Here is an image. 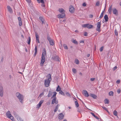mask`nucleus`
Returning <instances> with one entry per match:
<instances>
[{"label":"nucleus","mask_w":121,"mask_h":121,"mask_svg":"<svg viewBox=\"0 0 121 121\" xmlns=\"http://www.w3.org/2000/svg\"><path fill=\"white\" fill-rule=\"evenodd\" d=\"M112 10L113 13L115 15L117 16L118 15V10L115 8H113L112 9V5H111L109 7L108 11L109 13L110 14H111L112 12Z\"/></svg>","instance_id":"nucleus-1"},{"label":"nucleus","mask_w":121,"mask_h":121,"mask_svg":"<svg viewBox=\"0 0 121 121\" xmlns=\"http://www.w3.org/2000/svg\"><path fill=\"white\" fill-rule=\"evenodd\" d=\"M46 55V49L44 48L43 50V52L42 53L41 59V60L40 65L42 66L43 65V64L44 63L45 60V56Z\"/></svg>","instance_id":"nucleus-2"},{"label":"nucleus","mask_w":121,"mask_h":121,"mask_svg":"<svg viewBox=\"0 0 121 121\" xmlns=\"http://www.w3.org/2000/svg\"><path fill=\"white\" fill-rule=\"evenodd\" d=\"M82 26L84 28H87L88 29H91L93 28V26L89 24H84Z\"/></svg>","instance_id":"nucleus-3"},{"label":"nucleus","mask_w":121,"mask_h":121,"mask_svg":"<svg viewBox=\"0 0 121 121\" xmlns=\"http://www.w3.org/2000/svg\"><path fill=\"white\" fill-rule=\"evenodd\" d=\"M47 39L49 42L50 45L53 46L54 45V43L53 42V40L51 39V38L48 35L47 36Z\"/></svg>","instance_id":"nucleus-4"},{"label":"nucleus","mask_w":121,"mask_h":121,"mask_svg":"<svg viewBox=\"0 0 121 121\" xmlns=\"http://www.w3.org/2000/svg\"><path fill=\"white\" fill-rule=\"evenodd\" d=\"M39 19L40 20V22L42 23V25H43V24H45V21L43 17L41 16L39 17Z\"/></svg>","instance_id":"nucleus-5"},{"label":"nucleus","mask_w":121,"mask_h":121,"mask_svg":"<svg viewBox=\"0 0 121 121\" xmlns=\"http://www.w3.org/2000/svg\"><path fill=\"white\" fill-rule=\"evenodd\" d=\"M50 81L49 80H45V81L44 85L46 87H48L49 86V84L50 83Z\"/></svg>","instance_id":"nucleus-6"},{"label":"nucleus","mask_w":121,"mask_h":121,"mask_svg":"<svg viewBox=\"0 0 121 121\" xmlns=\"http://www.w3.org/2000/svg\"><path fill=\"white\" fill-rule=\"evenodd\" d=\"M3 87L2 86H0V95L1 97H3Z\"/></svg>","instance_id":"nucleus-7"},{"label":"nucleus","mask_w":121,"mask_h":121,"mask_svg":"<svg viewBox=\"0 0 121 121\" xmlns=\"http://www.w3.org/2000/svg\"><path fill=\"white\" fill-rule=\"evenodd\" d=\"M74 8V7L72 5H70L69 7V12L71 13H73Z\"/></svg>","instance_id":"nucleus-8"},{"label":"nucleus","mask_w":121,"mask_h":121,"mask_svg":"<svg viewBox=\"0 0 121 121\" xmlns=\"http://www.w3.org/2000/svg\"><path fill=\"white\" fill-rule=\"evenodd\" d=\"M52 59L56 61H59V57L57 56H54L52 57Z\"/></svg>","instance_id":"nucleus-9"},{"label":"nucleus","mask_w":121,"mask_h":121,"mask_svg":"<svg viewBox=\"0 0 121 121\" xmlns=\"http://www.w3.org/2000/svg\"><path fill=\"white\" fill-rule=\"evenodd\" d=\"M82 93L83 95L85 97H88L89 96L88 93L86 91L83 90Z\"/></svg>","instance_id":"nucleus-10"},{"label":"nucleus","mask_w":121,"mask_h":121,"mask_svg":"<svg viewBox=\"0 0 121 121\" xmlns=\"http://www.w3.org/2000/svg\"><path fill=\"white\" fill-rule=\"evenodd\" d=\"M17 98L19 100L20 102L21 103H22L23 101V95H22L21 94L20 96H19V97H17Z\"/></svg>","instance_id":"nucleus-11"},{"label":"nucleus","mask_w":121,"mask_h":121,"mask_svg":"<svg viewBox=\"0 0 121 121\" xmlns=\"http://www.w3.org/2000/svg\"><path fill=\"white\" fill-rule=\"evenodd\" d=\"M65 17V14L64 13H62L61 14L59 15L58 18H63Z\"/></svg>","instance_id":"nucleus-12"},{"label":"nucleus","mask_w":121,"mask_h":121,"mask_svg":"<svg viewBox=\"0 0 121 121\" xmlns=\"http://www.w3.org/2000/svg\"><path fill=\"white\" fill-rule=\"evenodd\" d=\"M64 116L63 113H60L58 115V118L60 120L62 119H63Z\"/></svg>","instance_id":"nucleus-13"},{"label":"nucleus","mask_w":121,"mask_h":121,"mask_svg":"<svg viewBox=\"0 0 121 121\" xmlns=\"http://www.w3.org/2000/svg\"><path fill=\"white\" fill-rule=\"evenodd\" d=\"M35 35L36 38V42H38V43H39L40 42L39 41V36L38 35V34L36 32H35Z\"/></svg>","instance_id":"nucleus-14"},{"label":"nucleus","mask_w":121,"mask_h":121,"mask_svg":"<svg viewBox=\"0 0 121 121\" xmlns=\"http://www.w3.org/2000/svg\"><path fill=\"white\" fill-rule=\"evenodd\" d=\"M90 96L92 97L93 99H96L97 98V96L94 94L91 93L90 94Z\"/></svg>","instance_id":"nucleus-15"},{"label":"nucleus","mask_w":121,"mask_h":121,"mask_svg":"<svg viewBox=\"0 0 121 121\" xmlns=\"http://www.w3.org/2000/svg\"><path fill=\"white\" fill-rule=\"evenodd\" d=\"M47 77H48V79H47L46 80H48L50 81H51L52 80L51 77V74H48L47 76Z\"/></svg>","instance_id":"nucleus-16"},{"label":"nucleus","mask_w":121,"mask_h":121,"mask_svg":"<svg viewBox=\"0 0 121 121\" xmlns=\"http://www.w3.org/2000/svg\"><path fill=\"white\" fill-rule=\"evenodd\" d=\"M104 18L105 20V22H107L108 21V18L107 15L106 14L104 16Z\"/></svg>","instance_id":"nucleus-17"},{"label":"nucleus","mask_w":121,"mask_h":121,"mask_svg":"<svg viewBox=\"0 0 121 121\" xmlns=\"http://www.w3.org/2000/svg\"><path fill=\"white\" fill-rule=\"evenodd\" d=\"M105 8H104V10L102 12L101 14V15H100V17H99L100 18H101L103 17V15H104V11L105 10Z\"/></svg>","instance_id":"nucleus-18"},{"label":"nucleus","mask_w":121,"mask_h":121,"mask_svg":"<svg viewBox=\"0 0 121 121\" xmlns=\"http://www.w3.org/2000/svg\"><path fill=\"white\" fill-rule=\"evenodd\" d=\"M11 115L10 113V111H8L6 113V116L7 117L9 118V117L11 116Z\"/></svg>","instance_id":"nucleus-19"},{"label":"nucleus","mask_w":121,"mask_h":121,"mask_svg":"<svg viewBox=\"0 0 121 121\" xmlns=\"http://www.w3.org/2000/svg\"><path fill=\"white\" fill-rule=\"evenodd\" d=\"M56 97L54 98L52 100V102L51 103L52 104H54L56 102Z\"/></svg>","instance_id":"nucleus-20"},{"label":"nucleus","mask_w":121,"mask_h":121,"mask_svg":"<svg viewBox=\"0 0 121 121\" xmlns=\"http://www.w3.org/2000/svg\"><path fill=\"white\" fill-rule=\"evenodd\" d=\"M52 94V92L51 91H48V97H50L51 96Z\"/></svg>","instance_id":"nucleus-21"},{"label":"nucleus","mask_w":121,"mask_h":121,"mask_svg":"<svg viewBox=\"0 0 121 121\" xmlns=\"http://www.w3.org/2000/svg\"><path fill=\"white\" fill-rule=\"evenodd\" d=\"M38 2L39 3H41L42 4H44V0H37Z\"/></svg>","instance_id":"nucleus-22"},{"label":"nucleus","mask_w":121,"mask_h":121,"mask_svg":"<svg viewBox=\"0 0 121 121\" xmlns=\"http://www.w3.org/2000/svg\"><path fill=\"white\" fill-rule=\"evenodd\" d=\"M61 90V88L60 87L59 85H58L57 86V88L56 89V91H60Z\"/></svg>","instance_id":"nucleus-23"},{"label":"nucleus","mask_w":121,"mask_h":121,"mask_svg":"<svg viewBox=\"0 0 121 121\" xmlns=\"http://www.w3.org/2000/svg\"><path fill=\"white\" fill-rule=\"evenodd\" d=\"M60 106L59 104H57L56 107L55 109L54 110V112H56L58 108V107Z\"/></svg>","instance_id":"nucleus-24"},{"label":"nucleus","mask_w":121,"mask_h":121,"mask_svg":"<svg viewBox=\"0 0 121 121\" xmlns=\"http://www.w3.org/2000/svg\"><path fill=\"white\" fill-rule=\"evenodd\" d=\"M109 100L107 99H106L104 100V103L105 104H108L109 103Z\"/></svg>","instance_id":"nucleus-25"},{"label":"nucleus","mask_w":121,"mask_h":121,"mask_svg":"<svg viewBox=\"0 0 121 121\" xmlns=\"http://www.w3.org/2000/svg\"><path fill=\"white\" fill-rule=\"evenodd\" d=\"M27 41H28L27 43L28 44L30 45L31 41V39L30 37L29 36L28 37Z\"/></svg>","instance_id":"nucleus-26"},{"label":"nucleus","mask_w":121,"mask_h":121,"mask_svg":"<svg viewBox=\"0 0 121 121\" xmlns=\"http://www.w3.org/2000/svg\"><path fill=\"white\" fill-rule=\"evenodd\" d=\"M59 11L62 13H64L65 12V11L64 10V9L62 8L60 9H59Z\"/></svg>","instance_id":"nucleus-27"},{"label":"nucleus","mask_w":121,"mask_h":121,"mask_svg":"<svg viewBox=\"0 0 121 121\" xmlns=\"http://www.w3.org/2000/svg\"><path fill=\"white\" fill-rule=\"evenodd\" d=\"M7 8L8 10L11 13V12L12 11V9H11V7L9 6H7Z\"/></svg>","instance_id":"nucleus-28"},{"label":"nucleus","mask_w":121,"mask_h":121,"mask_svg":"<svg viewBox=\"0 0 121 121\" xmlns=\"http://www.w3.org/2000/svg\"><path fill=\"white\" fill-rule=\"evenodd\" d=\"M96 30L98 32H100L101 31L100 27L97 26L96 28Z\"/></svg>","instance_id":"nucleus-29"},{"label":"nucleus","mask_w":121,"mask_h":121,"mask_svg":"<svg viewBox=\"0 0 121 121\" xmlns=\"http://www.w3.org/2000/svg\"><path fill=\"white\" fill-rule=\"evenodd\" d=\"M75 103L76 107H78L79 106V104L78 102L76 101L75 102Z\"/></svg>","instance_id":"nucleus-30"},{"label":"nucleus","mask_w":121,"mask_h":121,"mask_svg":"<svg viewBox=\"0 0 121 121\" xmlns=\"http://www.w3.org/2000/svg\"><path fill=\"white\" fill-rule=\"evenodd\" d=\"M114 93L112 91H110L109 93V95L110 96H113Z\"/></svg>","instance_id":"nucleus-31"},{"label":"nucleus","mask_w":121,"mask_h":121,"mask_svg":"<svg viewBox=\"0 0 121 121\" xmlns=\"http://www.w3.org/2000/svg\"><path fill=\"white\" fill-rule=\"evenodd\" d=\"M72 42L73 43L76 44H77L78 43V42L76 40L74 39H73Z\"/></svg>","instance_id":"nucleus-32"},{"label":"nucleus","mask_w":121,"mask_h":121,"mask_svg":"<svg viewBox=\"0 0 121 121\" xmlns=\"http://www.w3.org/2000/svg\"><path fill=\"white\" fill-rule=\"evenodd\" d=\"M59 93L60 94H61L63 95L64 96L65 95L64 93L62 91H59Z\"/></svg>","instance_id":"nucleus-33"},{"label":"nucleus","mask_w":121,"mask_h":121,"mask_svg":"<svg viewBox=\"0 0 121 121\" xmlns=\"http://www.w3.org/2000/svg\"><path fill=\"white\" fill-rule=\"evenodd\" d=\"M75 63L77 65H78L79 64V61L78 59H76L75 60Z\"/></svg>","instance_id":"nucleus-34"},{"label":"nucleus","mask_w":121,"mask_h":121,"mask_svg":"<svg viewBox=\"0 0 121 121\" xmlns=\"http://www.w3.org/2000/svg\"><path fill=\"white\" fill-rule=\"evenodd\" d=\"M117 112L116 110H115L113 112V114L114 115L117 116Z\"/></svg>","instance_id":"nucleus-35"},{"label":"nucleus","mask_w":121,"mask_h":121,"mask_svg":"<svg viewBox=\"0 0 121 121\" xmlns=\"http://www.w3.org/2000/svg\"><path fill=\"white\" fill-rule=\"evenodd\" d=\"M97 26L99 27H101V24L100 22H98L97 23Z\"/></svg>","instance_id":"nucleus-36"},{"label":"nucleus","mask_w":121,"mask_h":121,"mask_svg":"<svg viewBox=\"0 0 121 121\" xmlns=\"http://www.w3.org/2000/svg\"><path fill=\"white\" fill-rule=\"evenodd\" d=\"M17 119L18 121H23V120L20 117H18Z\"/></svg>","instance_id":"nucleus-37"},{"label":"nucleus","mask_w":121,"mask_h":121,"mask_svg":"<svg viewBox=\"0 0 121 121\" xmlns=\"http://www.w3.org/2000/svg\"><path fill=\"white\" fill-rule=\"evenodd\" d=\"M72 70L73 73H76L77 72V71L76 69L74 68H73L72 69Z\"/></svg>","instance_id":"nucleus-38"},{"label":"nucleus","mask_w":121,"mask_h":121,"mask_svg":"<svg viewBox=\"0 0 121 121\" xmlns=\"http://www.w3.org/2000/svg\"><path fill=\"white\" fill-rule=\"evenodd\" d=\"M99 4H100L99 2V1H98L97 2H96V4H95V6H99Z\"/></svg>","instance_id":"nucleus-39"},{"label":"nucleus","mask_w":121,"mask_h":121,"mask_svg":"<svg viewBox=\"0 0 121 121\" xmlns=\"http://www.w3.org/2000/svg\"><path fill=\"white\" fill-rule=\"evenodd\" d=\"M43 100H41L39 102V104L40 105H41V104H42V103H43Z\"/></svg>","instance_id":"nucleus-40"},{"label":"nucleus","mask_w":121,"mask_h":121,"mask_svg":"<svg viewBox=\"0 0 121 121\" xmlns=\"http://www.w3.org/2000/svg\"><path fill=\"white\" fill-rule=\"evenodd\" d=\"M63 47H64V48L65 49H67L68 48L67 45L65 44H64Z\"/></svg>","instance_id":"nucleus-41"},{"label":"nucleus","mask_w":121,"mask_h":121,"mask_svg":"<svg viewBox=\"0 0 121 121\" xmlns=\"http://www.w3.org/2000/svg\"><path fill=\"white\" fill-rule=\"evenodd\" d=\"M114 33L115 35H118V33L116 29H115L114 31Z\"/></svg>","instance_id":"nucleus-42"},{"label":"nucleus","mask_w":121,"mask_h":121,"mask_svg":"<svg viewBox=\"0 0 121 121\" xmlns=\"http://www.w3.org/2000/svg\"><path fill=\"white\" fill-rule=\"evenodd\" d=\"M54 94L53 95V97H54V98L56 97V95L57 94V93L56 92H54Z\"/></svg>","instance_id":"nucleus-43"},{"label":"nucleus","mask_w":121,"mask_h":121,"mask_svg":"<svg viewBox=\"0 0 121 121\" xmlns=\"http://www.w3.org/2000/svg\"><path fill=\"white\" fill-rule=\"evenodd\" d=\"M19 21V25L21 26L22 25V23L21 21Z\"/></svg>","instance_id":"nucleus-44"},{"label":"nucleus","mask_w":121,"mask_h":121,"mask_svg":"<svg viewBox=\"0 0 121 121\" xmlns=\"http://www.w3.org/2000/svg\"><path fill=\"white\" fill-rule=\"evenodd\" d=\"M44 95V93L43 92H42V93H41L39 95V97H40L41 98L42 96H43Z\"/></svg>","instance_id":"nucleus-45"},{"label":"nucleus","mask_w":121,"mask_h":121,"mask_svg":"<svg viewBox=\"0 0 121 121\" xmlns=\"http://www.w3.org/2000/svg\"><path fill=\"white\" fill-rule=\"evenodd\" d=\"M21 95V94H20V93L19 92H17V93L16 94V96L17 97H19V96Z\"/></svg>","instance_id":"nucleus-46"},{"label":"nucleus","mask_w":121,"mask_h":121,"mask_svg":"<svg viewBox=\"0 0 121 121\" xmlns=\"http://www.w3.org/2000/svg\"><path fill=\"white\" fill-rule=\"evenodd\" d=\"M102 108L104 109L105 110L107 111L108 112V110L106 108L104 107H102Z\"/></svg>","instance_id":"nucleus-47"},{"label":"nucleus","mask_w":121,"mask_h":121,"mask_svg":"<svg viewBox=\"0 0 121 121\" xmlns=\"http://www.w3.org/2000/svg\"><path fill=\"white\" fill-rule=\"evenodd\" d=\"M121 91V89L119 88L117 90V92L118 94H119L120 93Z\"/></svg>","instance_id":"nucleus-48"},{"label":"nucleus","mask_w":121,"mask_h":121,"mask_svg":"<svg viewBox=\"0 0 121 121\" xmlns=\"http://www.w3.org/2000/svg\"><path fill=\"white\" fill-rule=\"evenodd\" d=\"M104 48V47L103 46H102L101 47L100 49V52H102Z\"/></svg>","instance_id":"nucleus-49"},{"label":"nucleus","mask_w":121,"mask_h":121,"mask_svg":"<svg viewBox=\"0 0 121 121\" xmlns=\"http://www.w3.org/2000/svg\"><path fill=\"white\" fill-rule=\"evenodd\" d=\"M84 35L86 36H87V32H84Z\"/></svg>","instance_id":"nucleus-50"},{"label":"nucleus","mask_w":121,"mask_h":121,"mask_svg":"<svg viewBox=\"0 0 121 121\" xmlns=\"http://www.w3.org/2000/svg\"><path fill=\"white\" fill-rule=\"evenodd\" d=\"M66 95L67 96H69V97H70L71 96L70 94L69 93H68V92H67L66 93Z\"/></svg>","instance_id":"nucleus-51"},{"label":"nucleus","mask_w":121,"mask_h":121,"mask_svg":"<svg viewBox=\"0 0 121 121\" xmlns=\"http://www.w3.org/2000/svg\"><path fill=\"white\" fill-rule=\"evenodd\" d=\"M13 117L12 115L10 116L8 118H10L11 120H12L13 119Z\"/></svg>","instance_id":"nucleus-52"},{"label":"nucleus","mask_w":121,"mask_h":121,"mask_svg":"<svg viewBox=\"0 0 121 121\" xmlns=\"http://www.w3.org/2000/svg\"><path fill=\"white\" fill-rule=\"evenodd\" d=\"M35 52H37V48L36 46L35 48Z\"/></svg>","instance_id":"nucleus-53"},{"label":"nucleus","mask_w":121,"mask_h":121,"mask_svg":"<svg viewBox=\"0 0 121 121\" xmlns=\"http://www.w3.org/2000/svg\"><path fill=\"white\" fill-rule=\"evenodd\" d=\"M82 5L84 7H85V6H86V3L85 2L83 3L82 4Z\"/></svg>","instance_id":"nucleus-54"},{"label":"nucleus","mask_w":121,"mask_h":121,"mask_svg":"<svg viewBox=\"0 0 121 121\" xmlns=\"http://www.w3.org/2000/svg\"><path fill=\"white\" fill-rule=\"evenodd\" d=\"M18 21H21V18L20 17H18Z\"/></svg>","instance_id":"nucleus-55"},{"label":"nucleus","mask_w":121,"mask_h":121,"mask_svg":"<svg viewBox=\"0 0 121 121\" xmlns=\"http://www.w3.org/2000/svg\"><path fill=\"white\" fill-rule=\"evenodd\" d=\"M95 79V78H91L90 79L92 81H94Z\"/></svg>","instance_id":"nucleus-56"},{"label":"nucleus","mask_w":121,"mask_h":121,"mask_svg":"<svg viewBox=\"0 0 121 121\" xmlns=\"http://www.w3.org/2000/svg\"><path fill=\"white\" fill-rule=\"evenodd\" d=\"M120 81L119 80H118L116 81V83L118 84L120 83Z\"/></svg>","instance_id":"nucleus-57"},{"label":"nucleus","mask_w":121,"mask_h":121,"mask_svg":"<svg viewBox=\"0 0 121 121\" xmlns=\"http://www.w3.org/2000/svg\"><path fill=\"white\" fill-rule=\"evenodd\" d=\"M91 113L92 115L94 116V117L95 116H96L95 115V114L93 113L92 112H91Z\"/></svg>","instance_id":"nucleus-58"},{"label":"nucleus","mask_w":121,"mask_h":121,"mask_svg":"<svg viewBox=\"0 0 121 121\" xmlns=\"http://www.w3.org/2000/svg\"><path fill=\"white\" fill-rule=\"evenodd\" d=\"M41 106L39 105V104L37 105V107L38 108H39Z\"/></svg>","instance_id":"nucleus-59"},{"label":"nucleus","mask_w":121,"mask_h":121,"mask_svg":"<svg viewBox=\"0 0 121 121\" xmlns=\"http://www.w3.org/2000/svg\"><path fill=\"white\" fill-rule=\"evenodd\" d=\"M26 0L28 3H30L31 2L30 0Z\"/></svg>","instance_id":"nucleus-60"},{"label":"nucleus","mask_w":121,"mask_h":121,"mask_svg":"<svg viewBox=\"0 0 121 121\" xmlns=\"http://www.w3.org/2000/svg\"><path fill=\"white\" fill-rule=\"evenodd\" d=\"M117 68V67L116 66H115V67L113 68V70H115Z\"/></svg>","instance_id":"nucleus-61"},{"label":"nucleus","mask_w":121,"mask_h":121,"mask_svg":"<svg viewBox=\"0 0 121 121\" xmlns=\"http://www.w3.org/2000/svg\"><path fill=\"white\" fill-rule=\"evenodd\" d=\"M93 17V15L92 14H90L89 15V17L90 18H92Z\"/></svg>","instance_id":"nucleus-62"},{"label":"nucleus","mask_w":121,"mask_h":121,"mask_svg":"<svg viewBox=\"0 0 121 121\" xmlns=\"http://www.w3.org/2000/svg\"><path fill=\"white\" fill-rule=\"evenodd\" d=\"M80 43H84V41L83 40H82L80 41Z\"/></svg>","instance_id":"nucleus-63"},{"label":"nucleus","mask_w":121,"mask_h":121,"mask_svg":"<svg viewBox=\"0 0 121 121\" xmlns=\"http://www.w3.org/2000/svg\"><path fill=\"white\" fill-rule=\"evenodd\" d=\"M41 6L42 7H45V5L44 4H41Z\"/></svg>","instance_id":"nucleus-64"}]
</instances>
